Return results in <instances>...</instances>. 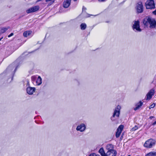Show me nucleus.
Wrapping results in <instances>:
<instances>
[{
    "mask_svg": "<svg viewBox=\"0 0 156 156\" xmlns=\"http://www.w3.org/2000/svg\"><path fill=\"white\" fill-rule=\"evenodd\" d=\"M143 23L145 26H148L150 25L149 27L151 29L154 28L156 27V20L154 18L149 16H147L143 20Z\"/></svg>",
    "mask_w": 156,
    "mask_h": 156,
    "instance_id": "f257e3e1",
    "label": "nucleus"
},
{
    "mask_svg": "<svg viewBox=\"0 0 156 156\" xmlns=\"http://www.w3.org/2000/svg\"><path fill=\"white\" fill-rule=\"evenodd\" d=\"M145 5L146 9H152L155 8V4L154 0H147Z\"/></svg>",
    "mask_w": 156,
    "mask_h": 156,
    "instance_id": "f03ea898",
    "label": "nucleus"
},
{
    "mask_svg": "<svg viewBox=\"0 0 156 156\" xmlns=\"http://www.w3.org/2000/svg\"><path fill=\"white\" fill-rule=\"evenodd\" d=\"M155 141L152 139H150L147 140L144 144V146L146 148H151L155 145Z\"/></svg>",
    "mask_w": 156,
    "mask_h": 156,
    "instance_id": "7ed1b4c3",
    "label": "nucleus"
},
{
    "mask_svg": "<svg viewBox=\"0 0 156 156\" xmlns=\"http://www.w3.org/2000/svg\"><path fill=\"white\" fill-rule=\"evenodd\" d=\"M121 109V107L120 105H118L116 108H115L114 112L113 113V115L112 118V117H115V116H116L117 117H119L120 114V111Z\"/></svg>",
    "mask_w": 156,
    "mask_h": 156,
    "instance_id": "20e7f679",
    "label": "nucleus"
},
{
    "mask_svg": "<svg viewBox=\"0 0 156 156\" xmlns=\"http://www.w3.org/2000/svg\"><path fill=\"white\" fill-rule=\"evenodd\" d=\"M136 10L138 13H141L143 12L144 10L143 6L141 2H139L137 3L136 6Z\"/></svg>",
    "mask_w": 156,
    "mask_h": 156,
    "instance_id": "39448f33",
    "label": "nucleus"
},
{
    "mask_svg": "<svg viewBox=\"0 0 156 156\" xmlns=\"http://www.w3.org/2000/svg\"><path fill=\"white\" fill-rule=\"evenodd\" d=\"M39 7L38 5H36L30 8L27 10V12L29 13L35 12L39 10Z\"/></svg>",
    "mask_w": 156,
    "mask_h": 156,
    "instance_id": "423d86ee",
    "label": "nucleus"
},
{
    "mask_svg": "<svg viewBox=\"0 0 156 156\" xmlns=\"http://www.w3.org/2000/svg\"><path fill=\"white\" fill-rule=\"evenodd\" d=\"M124 127L123 125H120L117 128V131L115 133V136L116 138L119 137L122 133Z\"/></svg>",
    "mask_w": 156,
    "mask_h": 156,
    "instance_id": "0eeeda50",
    "label": "nucleus"
},
{
    "mask_svg": "<svg viewBox=\"0 0 156 156\" xmlns=\"http://www.w3.org/2000/svg\"><path fill=\"white\" fill-rule=\"evenodd\" d=\"M133 29H135L136 30L141 31V29L140 28V22L138 20L135 21L133 26Z\"/></svg>",
    "mask_w": 156,
    "mask_h": 156,
    "instance_id": "6e6552de",
    "label": "nucleus"
},
{
    "mask_svg": "<svg viewBox=\"0 0 156 156\" xmlns=\"http://www.w3.org/2000/svg\"><path fill=\"white\" fill-rule=\"evenodd\" d=\"M154 90L153 89L150 90L146 95V99L147 100H150L152 98V96L154 95Z\"/></svg>",
    "mask_w": 156,
    "mask_h": 156,
    "instance_id": "1a4fd4ad",
    "label": "nucleus"
},
{
    "mask_svg": "<svg viewBox=\"0 0 156 156\" xmlns=\"http://www.w3.org/2000/svg\"><path fill=\"white\" fill-rule=\"evenodd\" d=\"M71 0H64L63 3V6L65 8H68L71 4Z\"/></svg>",
    "mask_w": 156,
    "mask_h": 156,
    "instance_id": "9d476101",
    "label": "nucleus"
},
{
    "mask_svg": "<svg viewBox=\"0 0 156 156\" xmlns=\"http://www.w3.org/2000/svg\"><path fill=\"white\" fill-rule=\"evenodd\" d=\"M116 154L117 152L116 150L109 151L107 152L106 156H116Z\"/></svg>",
    "mask_w": 156,
    "mask_h": 156,
    "instance_id": "9b49d317",
    "label": "nucleus"
},
{
    "mask_svg": "<svg viewBox=\"0 0 156 156\" xmlns=\"http://www.w3.org/2000/svg\"><path fill=\"white\" fill-rule=\"evenodd\" d=\"M86 128V126L84 124H81L78 126L76 128V130L80 132H83L84 130Z\"/></svg>",
    "mask_w": 156,
    "mask_h": 156,
    "instance_id": "f8f14e48",
    "label": "nucleus"
},
{
    "mask_svg": "<svg viewBox=\"0 0 156 156\" xmlns=\"http://www.w3.org/2000/svg\"><path fill=\"white\" fill-rule=\"evenodd\" d=\"M35 87H29L27 88V93L30 95L32 94L35 91Z\"/></svg>",
    "mask_w": 156,
    "mask_h": 156,
    "instance_id": "ddd939ff",
    "label": "nucleus"
},
{
    "mask_svg": "<svg viewBox=\"0 0 156 156\" xmlns=\"http://www.w3.org/2000/svg\"><path fill=\"white\" fill-rule=\"evenodd\" d=\"M106 148L108 150V151L114 150V145L112 144H108L106 147Z\"/></svg>",
    "mask_w": 156,
    "mask_h": 156,
    "instance_id": "4468645a",
    "label": "nucleus"
},
{
    "mask_svg": "<svg viewBox=\"0 0 156 156\" xmlns=\"http://www.w3.org/2000/svg\"><path fill=\"white\" fill-rule=\"evenodd\" d=\"M143 103L141 101H140L139 103H138L136 105V107L134 109L135 111H136L139 109L143 105Z\"/></svg>",
    "mask_w": 156,
    "mask_h": 156,
    "instance_id": "2eb2a0df",
    "label": "nucleus"
},
{
    "mask_svg": "<svg viewBox=\"0 0 156 156\" xmlns=\"http://www.w3.org/2000/svg\"><path fill=\"white\" fill-rule=\"evenodd\" d=\"M32 33V31L31 30H27L24 31L23 34V35L25 37H27L28 36L30 35Z\"/></svg>",
    "mask_w": 156,
    "mask_h": 156,
    "instance_id": "dca6fc26",
    "label": "nucleus"
},
{
    "mask_svg": "<svg viewBox=\"0 0 156 156\" xmlns=\"http://www.w3.org/2000/svg\"><path fill=\"white\" fill-rule=\"evenodd\" d=\"M98 152L101 156H106V153H105L103 147L99 149Z\"/></svg>",
    "mask_w": 156,
    "mask_h": 156,
    "instance_id": "f3484780",
    "label": "nucleus"
},
{
    "mask_svg": "<svg viewBox=\"0 0 156 156\" xmlns=\"http://www.w3.org/2000/svg\"><path fill=\"white\" fill-rule=\"evenodd\" d=\"M36 84L37 85H39L42 83V79L40 76H39L36 81Z\"/></svg>",
    "mask_w": 156,
    "mask_h": 156,
    "instance_id": "a211bd4d",
    "label": "nucleus"
},
{
    "mask_svg": "<svg viewBox=\"0 0 156 156\" xmlns=\"http://www.w3.org/2000/svg\"><path fill=\"white\" fill-rule=\"evenodd\" d=\"M145 156H156V151H152L147 154Z\"/></svg>",
    "mask_w": 156,
    "mask_h": 156,
    "instance_id": "6ab92c4d",
    "label": "nucleus"
},
{
    "mask_svg": "<svg viewBox=\"0 0 156 156\" xmlns=\"http://www.w3.org/2000/svg\"><path fill=\"white\" fill-rule=\"evenodd\" d=\"M9 28V27H3L2 28L1 30V33L3 34L5 33Z\"/></svg>",
    "mask_w": 156,
    "mask_h": 156,
    "instance_id": "aec40b11",
    "label": "nucleus"
},
{
    "mask_svg": "<svg viewBox=\"0 0 156 156\" xmlns=\"http://www.w3.org/2000/svg\"><path fill=\"white\" fill-rule=\"evenodd\" d=\"M80 26L81 29L82 30H85L87 27V25L85 23H81Z\"/></svg>",
    "mask_w": 156,
    "mask_h": 156,
    "instance_id": "412c9836",
    "label": "nucleus"
},
{
    "mask_svg": "<svg viewBox=\"0 0 156 156\" xmlns=\"http://www.w3.org/2000/svg\"><path fill=\"white\" fill-rule=\"evenodd\" d=\"M138 129V127L136 125L135 126L133 127L132 129V130L133 131H135Z\"/></svg>",
    "mask_w": 156,
    "mask_h": 156,
    "instance_id": "4be33fe9",
    "label": "nucleus"
},
{
    "mask_svg": "<svg viewBox=\"0 0 156 156\" xmlns=\"http://www.w3.org/2000/svg\"><path fill=\"white\" fill-rule=\"evenodd\" d=\"M31 79L32 81H34L36 80V77L34 76H33L31 77Z\"/></svg>",
    "mask_w": 156,
    "mask_h": 156,
    "instance_id": "5701e85b",
    "label": "nucleus"
},
{
    "mask_svg": "<svg viewBox=\"0 0 156 156\" xmlns=\"http://www.w3.org/2000/svg\"><path fill=\"white\" fill-rule=\"evenodd\" d=\"M155 106V104L154 103H153L150 106V108H154Z\"/></svg>",
    "mask_w": 156,
    "mask_h": 156,
    "instance_id": "b1692460",
    "label": "nucleus"
},
{
    "mask_svg": "<svg viewBox=\"0 0 156 156\" xmlns=\"http://www.w3.org/2000/svg\"><path fill=\"white\" fill-rule=\"evenodd\" d=\"M14 35V34L13 33H11L10 34L8 35V37H11L13 36Z\"/></svg>",
    "mask_w": 156,
    "mask_h": 156,
    "instance_id": "393cba45",
    "label": "nucleus"
},
{
    "mask_svg": "<svg viewBox=\"0 0 156 156\" xmlns=\"http://www.w3.org/2000/svg\"><path fill=\"white\" fill-rule=\"evenodd\" d=\"M100 2H104L106 1V0H98Z\"/></svg>",
    "mask_w": 156,
    "mask_h": 156,
    "instance_id": "a878e982",
    "label": "nucleus"
},
{
    "mask_svg": "<svg viewBox=\"0 0 156 156\" xmlns=\"http://www.w3.org/2000/svg\"><path fill=\"white\" fill-rule=\"evenodd\" d=\"M95 154H91L89 156H94Z\"/></svg>",
    "mask_w": 156,
    "mask_h": 156,
    "instance_id": "bb28decb",
    "label": "nucleus"
},
{
    "mask_svg": "<svg viewBox=\"0 0 156 156\" xmlns=\"http://www.w3.org/2000/svg\"><path fill=\"white\" fill-rule=\"evenodd\" d=\"M154 117L153 116H151L149 117V119H152V118H154Z\"/></svg>",
    "mask_w": 156,
    "mask_h": 156,
    "instance_id": "cd10ccee",
    "label": "nucleus"
},
{
    "mask_svg": "<svg viewBox=\"0 0 156 156\" xmlns=\"http://www.w3.org/2000/svg\"><path fill=\"white\" fill-rule=\"evenodd\" d=\"M155 124H156V121L152 123V125H154Z\"/></svg>",
    "mask_w": 156,
    "mask_h": 156,
    "instance_id": "c85d7f7f",
    "label": "nucleus"
},
{
    "mask_svg": "<svg viewBox=\"0 0 156 156\" xmlns=\"http://www.w3.org/2000/svg\"><path fill=\"white\" fill-rule=\"evenodd\" d=\"M93 154H94L95 155H94V156H100L99 155H98V154H95L94 153Z\"/></svg>",
    "mask_w": 156,
    "mask_h": 156,
    "instance_id": "c756f323",
    "label": "nucleus"
},
{
    "mask_svg": "<svg viewBox=\"0 0 156 156\" xmlns=\"http://www.w3.org/2000/svg\"><path fill=\"white\" fill-rule=\"evenodd\" d=\"M3 37H2L1 38H0V41L1 40L3 39Z\"/></svg>",
    "mask_w": 156,
    "mask_h": 156,
    "instance_id": "7c9ffc66",
    "label": "nucleus"
},
{
    "mask_svg": "<svg viewBox=\"0 0 156 156\" xmlns=\"http://www.w3.org/2000/svg\"><path fill=\"white\" fill-rule=\"evenodd\" d=\"M123 134H123V133H122V135L121 137H122V136L123 135Z\"/></svg>",
    "mask_w": 156,
    "mask_h": 156,
    "instance_id": "2f4dec72",
    "label": "nucleus"
},
{
    "mask_svg": "<svg viewBox=\"0 0 156 156\" xmlns=\"http://www.w3.org/2000/svg\"><path fill=\"white\" fill-rule=\"evenodd\" d=\"M123 134H123V133H122V135L121 137H122V136L123 135Z\"/></svg>",
    "mask_w": 156,
    "mask_h": 156,
    "instance_id": "473e14b6",
    "label": "nucleus"
},
{
    "mask_svg": "<svg viewBox=\"0 0 156 156\" xmlns=\"http://www.w3.org/2000/svg\"><path fill=\"white\" fill-rule=\"evenodd\" d=\"M74 1H76L77 0H73Z\"/></svg>",
    "mask_w": 156,
    "mask_h": 156,
    "instance_id": "72a5a7b5",
    "label": "nucleus"
}]
</instances>
